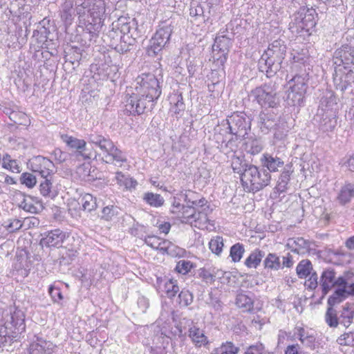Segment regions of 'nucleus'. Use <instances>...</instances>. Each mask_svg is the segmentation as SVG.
Returning a JSON list of instances; mask_svg holds the SVG:
<instances>
[{"mask_svg":"<svg viewBox=\"0 0 354 354\" xmlns=\"http://www.w3.org/2000/svg\"><path fill=\"white\" fill-rule=\"evenodd\" d=\"M286 45L281 39L274 40L261 55L258 62L259 69L266 73L267 77H272L280 70L285 58Z\"/></svg>","mask_w":354,"mask_h":354,"instance_id":"obj_1","label":"nucleus"},{"mask_svg":"<svg viewBox=\"0 0 354 354\" xmlns=\"http://www.w3.org/2000/svg\"><path fill=\"white\" fill-rule=\"evenodd\" d=\"M276 82L270 81L252 89L248 95L250 100L256 102L263 109H274L280 103Z\"/></svg>","mask_w":354,"mask_h":354,"instance_id":"obj_2","label":"nucleus"},{"mask_svg":"<svg viewBox=\"0 0 354 354\" xmlns=\"http://www.w3.org/2000/svg\"><path fill=\"white\" fill-rule=\"evenodd\" d=\"M270 180V172L250 165L242 176L241 183L245 191L254 193L267 187Z\"/></svg>","mask_w":354,"mask_h":354,"instance_id":"obj_3","label":"nucleus"},{"mask_svg":"<svg viewBox=\"0 0 354 354\" xmlns=\"http://www.w3.org/2000/svg\"><path fill=\"white\" fill-rule=\"evenodd\" d=\"M317 13L313 8L301 7L294 15V19L290 23V29L292 32L299 33L303 30L309 32L316 25Z\"/></svg>","mask_w":354,"mask_h":354,"instance_id":"obj_4","label":"nucleus"},{"mask_svg":"<svg viewBox=\"0 0 354 354\" xmlns=\"http://www.w3.org/2000/svg\"><path fill=\"white\" fill-rule=\"evenodd\" d=\"M136 91L142 96L157 101L162 91L158 79L153 74H142L136 78Z\"/></svg>","mask_w":354,"mask_h":354,"instance_id":"obj_5","label":"nucleus"},{"mask_svg":"<svg viewBox=\"0 0 354 354\" xmlns=\"http://www.w3.org/2000/svg\"><path fill=\"white\" fill-rule=\"evenodd\" d=\"M90 140L96 147L106 153V162H114L116 165L126 161L122 152L114 146L111 140L99 134H91Z\"/></svg>","mask_w":354,"mask_h":354,"instance_id":"obj_6","label":"nucleus"},{"mask_svg":"<svg viewBox=\"0 0 354 354\" xmlns=\"http://www.w3.org/2000/svg\"><path fill=\"white\" fill-rule=\"evenodd\" d=\"M80 3H77V14L83 17L88 13L93 18V21L96 24L97 21L101 22L105 13V3L103 0H80Z\"/></svg>","mask_w":354,"mask_h":354,"instance_id":"obj_7","label":"nucleus"},{"mask_svg":"<svg viewBox=\"0 0 354 354\" xmlns=\"http://www.w3.org/2000/svg\"><path fill=\"white\" fill-rule=\"evenodd\" d=\"M1 320L15 335L19 337L26 330L24 312L16 306L10 308L9 312H3Z\"/></svg>","mask_w":354,"mask_h":354,"instance_id":"obj_8","label":"nucleus"},{"mask_svg":"<svg viewBox=\"0 0 354 354\" xmlns=\"http://www.w3.org/2000/svg\"><path fill=\"white\" fill-rule=\"evenodd\" d=\"M156 103V100L142 96L136 92L127 100L125 110L132 115H140L151 111Z\"/></svg>","mask_w":354,"mask_h":354,"instance_id":"obj_9","label":"nucleus"},{"mask_svg":"<svg viewBox=\"0 0 354 354\" xmlns=\"http://www.w3.org/2000/svg\"><path fill=\"white\" fill-rule=\"evenodd\" d=\"M289 84L287 103L290 106H300L306 91L305 79L301 75H295L289 81Z\"/></svg>","mask_w":354,"mask_h":354,"instance_id":"obj_10","label":"nucleus"},{"mask_svg":"<svg viewBox=\"0 0 354 354\" xmlns=\"http://www.w3.org/2000/svg\"><path fill=\"white\" fill-rule=\"evenodd\" d=\"M173 32V27L165 24L157 30L154 36L150 40V45L147 52L149 56L156 55L169 40Z\"/></svg>","mask_w":354,"mask_h":354,"instance_id":"obj_11","label":"nucleus"},{"mask_svg":"<svg viewBox=\"0 0 354 354\" xmlns=\"http://www.w3.org/2000/svg\"><path fill=\"white\" fill-rule=\"evenodd\" d=\"M219 129H215L216 132L221 133H239L241 131L247 132L250 129V124L249 121L239 114L235 113L229 117L228 119L223 120L220 125Z\"/></svg>","mask_w":354,"mask_h":354,"instance_id":"obj_12","label":"nucleus"},{"mask_svg":"<svg viewBox=\"0 0 354 354\" xmlns=\"http://www.w3.org/2000/svg\"><path fill=\"white\" fill-rule=\"evenodd\" d=\"M346 283L347 281L344 277H336L334 269L329 268L324 270L319 279L322 295H326L332 288L344 285Z\"/></svg>","mask_w":354,"mask_h":354,"instance_id":"obj_13","label":"nucleus"},{"mask_svg":"<svg viewBox=\"0 0 354 354\" xmlns=\"http://www.w3.org/2000/svg\"><path fill=\"white\" fill-rule=\"evenodd\" d=\"M231 46L232 41L229 37L221 35L216 36L212 46L214 59L223 65L227 60V55Z\"/></svg>","mask_w":354,"mask_h":354,"instance_id":"obj_14","label":"nucleus"},{"mask_svg":"<svg viewBox=\"0 0 354 354\" xmlns=\"http://www.w3.org/2000/svg\"><path fill=\"white\" fill-rule=\"evenodd\" d=\"M30 167L33 172L39 173L41 177L50 176L55 172L54 163L41 156L33 157L30 161Z\"/></svg>","mask_w":354,"mask_h":354,"instance_id":"obj_15","label":"nucleus"},{"mask_svg":"<svg viewBox=\"0 0 354 354\" xmlns=\"http://www.w3.org/2000/svg\"><path fill=\"white\" fill-rule=\"evenodd\" d=\"M333 58L335 64H344L345 68H347L346 65L354 64V41L353 44H343L341 48L337 49Z\"/></svg>","mask_w":354,"mask_h":354,"instance_id":"obj_16","label":"nucleus"},{"mask_svg":"<svg viewBox=\"0 0 354 354\" xmlns=\"http://www.w3.org/2000/svg\"><path fill=\"white\" fill-rule=\"evenodd\" d=\"M42 238L40 240V245L46 248H59L62 247L64 241L66 237L64 232L59 229L48 231L41 234Z\"/></svg>","mask_w":354,"mask_h":354,"instance_id":"obj_17","label":"nucleus"},{"mask_svg":"<svg viewBox=\"0 0 354 354\" xmlns=\"http://www.w3.org/2000/svg\"><path fill=\"white\" fill-rule=\"evenodd\" d=\"M354 295V283L346 284L337 287V289L328 299V305L333 307L335 304L341 303L348 296Z\"/></svg>","mask_w":354,"mask_h":354,"instance_id":"obj_18","label":"nucleus"},{"mask_svg":"<svg viewBox=\"0 0 354 354\" xmlns=\"http://www.w3.org/2000/svg\"><path fill=\"white\" fill-rule=\"evenodd\" d=\"M55 347L52 342L36 337V339L30 344L28 351V354H51Z\"/></svg>","mask_w":354,"mask_h":354,"instance_id":"obj_19","label":"nucleus"},{"mask_svg":"<svg viewBox=\"0 0 354 354\" xmlns=\"http://www.w3.org/2000/svg\"><path fill=\"white\" fill-rule=\"evenodd\" d=\"M312 243L303 237H295L288 239L286 246L295 253L305 254L310 252Z\"/></svg>","mask_w":354,"mask_h":354,"instance_id":"obj_20","label":"nucleus"},{"mask_svg":"<svg viewBox=\"0 0 354 354\" xmlns=\"http://www.w3.org/2000/svg\"><path fill=\"white\" fill-rule=\"evenodd\" d=\"M180 213L182 223H192L193 221L196 222L199 220L203 216L207 219L206 215L201 212H197L196 209L190 203H187V206L183 205Z\"/></svg>","mask_w":354,"mask_h":354,"instance_id":"obj_21","label":"nucleus"},{"mask_svg":"<svg viewBox=\"0 0 354 354\" xmlns=\"http://www.w3.org/2000/svg\"><path fill=\"white\" fill-rule=\"evenodd\" d=\"M263 167H266L270 172H275L278 171L279 168L283 166L284 162L277 156H273L270 153H264L261 158Z\"/></svg>","mask_w":354,"mask_h":354,"instance_id":"obj_22","label":"nucleus"},{"mask_svg":"<svg viewBox=\"0 0 354 354\" xmlns=\"http://www.w3.org/2000/svg\"><path fill=\"white\" fill-rule=\"evenodd\" d=\"M145 243L151 248L160 250L167 253H170L171 248L174 246L171 242L164 240L161 241L158 236H148L145 239Z\"/></svg>","mask_w":354,"mask_h":354,"instance_id":"obj_23","label":"nucleus"},{"mask_svg":"<svg viewBox=\"0 0 354 354\" xmlns=\"http://www.w3.org/2000/svg\"><path fill=\"white\" fill-rule=\"evenodd\" d=\"M18 335H15L12 331L10 330L5 323L0 320V347H4L10 345L12 342H16L19 339Z\"/></svg>","mask_w":354,"mask_h":354,"instance_id":"obj_24","label":"nucleus"},{"mask_svg":"<svg viewBox=\"0 0 354 354\" xmlns=\"http://www.w3.org/2000/svg\"><path fill=\"white\" fill-rule=\"evenodd\" d=\"M61 138L69 148L78 150L81 155H84L83 151L86 149V142L84 140L78 139L68 134H62Z\"/></svg>","mask_w":354,"mask_h":354,"instance_id":"obj_25","label":"nucleus"},{"mask_svg":"<svg viewBox=\"0 0 354 354\" xmlns=\"http://www.w3.org/2000/svg\"><path fill=\"white\" fill-rule=\"evenodd\" d=\"M189 337L196 347H201L208 344L207 336L204 332L196 326L191 327L189 329Z\"/></svg>","mask_w":354,"mask_h":354,"instance_id":"obj_26","label":"nucleus"},{"mask_svg":"<svg viewBox=\"0 0 354 354\" xmlns=\"http://www.w3.org/2000/svg\"><path fill=\"white\" fill-rule=\"evenodd\" d=\"M171 104H173L170 111L174 113L176 118L181 117L185 110V104L181 93H176L171 96Z\"/></svg>","mask_w":354,"mask_h":354,"instance_id":"obj_27","label":"nucleus"},{"mask_svg":"<svg viewBox=\"0 0 354 354\" xmlns=\"http://www.w3.org/2000/svg\"><path fill=\"white\" fill-rule=\"evenodd\" d=\"M236 305L243 312H251L254 307V300L249 295L241 292L236 295Z\"/></svg>","mask_w":354,"mask_h":354,"instance_id":"obj_28","label":"nucleus"},{"mask_svg":"<svg viewBox=\"0 0 354 354\" xmlns=\"http://www.w3.org/2000/svg\"><path fill=\"white\" fill-rule=\"evenodd\" d=\"M354 197V185L348 183L344 185L337 196V201L341 205L349 203Z\"/></svg>","mask_w":354,"mask_h":354,"instance_id":"obj_29","label":"nucleus"},{"mask_svg":"<svg viewBox=\"0 0 354 354\" xmlns=\"http://www.w3.org/2000/svg\"><path fill=\"white\" fill-rule=\"evenodd\" d=\"M354 317V307L350 304H346L339 315V323L348 328L353 322Z\"/></svg>","mask_w":354,"mask_h":354,"instance_id":"obj_30","label":"nucleus"},{"mask_svg":"<svg viewBox=\"0 0 354 354\" xmlns=\"http://www.w3.org/2000/svg\"><path fill=\"white\" fill-rule=\"evenodd\" d=\"M250 165L246 162L243 157H240L234 155L231 159V167L235 173L240 175V178H242L244 173L246 171Z\"/></svg>","mask_w":354,"mask_h":354,"instance_id":"obj_31","label":"nucleus"},{"mask_svg":"<svg viewBox=\"0 0 354 354\" xmlns=\"http://www.w3.org/2000/svg\"><path fill=\"white\" fill-rule=\"evenodd\" d=\"M264 255V252L259 249H256L247 257L245 261V265L248 268H257V266L260 265Z\"/></svg>","mask_w":354,"mask_h":354,"instance_id":"obj_32","label":"nucleus"},{"mask_svg":"<svg viewBox=\"0 0 354 354\" xmlns=\"http://www.w3.org/2000/svg\"><path fill=\"white\" fill-rule=\"evenodd\" d=\"M74 0H65L61 6L60 16L66 23H70L73 19Z\"/></svg>","mask_w":354,"mask_h":354,"instance_id":"obj_33","label":"nucleus"},{"mask_svg":"<svg viewBox=\"0 0 354 354\" xmlns=\"http://www.w3.org/2000/svg\"><path fill=\"white\" fill-rule=\"evenodd\" d=\"M143 201L149 205L153 207H160L164 205V198L159 194L145 192L142 196Z\"/></svg>","mask_w":354,"mask_h":354,"instance_id":"obj_34","label":"nucleus"},{"mask_svg":"<svg viewBox=\"0 0 354 354\" xmlns=\"http://www.w3.org/2000/svg\"><path fill=\"white\" fill-rule=\"evenodd\" d=\"M264 268L271 270L283 269L279 257L274 253H269L263 261Z\"/></svg>","mask_w":354,"mask_h":354,"instance_id":"obj_35","label":"nucleus"},{"mask_svg":"<svg viewBox=\"0 0 354 354\" xmlns=\"http://www.w3.org/2000/svg\"><path fill=\"white\" fill-rule=\"evenodd\" d=\"M42 178L43 179L40 182L39 185V191L41 194L46 197H55V194L52 191L53 183L51 180V176Z\"/></svg>","mask_w":354,"mask_h":354,"instance_id":"obj_36","label":"nucleus"},{"mask_svg":"<svg viewBox=\"0 0 354 354\" xmlns=\"http://www.w3.org/2000/svg\"><path fill=\"white\" fill-rule=\"evenodd\" d=\"M313 266L310 260L301 261L296 268L297 274L300 279H305L311 274Z\"/></svg>","mask_w":354,"mask_h":354,"instance_id":"obj_37","label":"nucleus"},{"mask_svg":"<svg viewBox=\"0 0 354 354\" xmlns=\"http://www.w3.org/2000/svg\"><path fill=\"white\" fill-rule=\"evenodd\" d=\"M115 179L118 185L124 186L126 189L135 188L138 184L135 179L125 176L121 171L115 173Z\"/></svg>","mask_w":354,"mask_h":354,"instance_id":"obj_38","label":"nucleus"},{"mask_svg":"<svg viewBox=\"0 0 354 354\" xmlns=\"http://www.w3.org/2000/svg\"><path fill=\"white\" fill-rule=\"evenodd\" d=\"M325 322L330 328H336L339 323L337 310L331 306H328L325 313Z\"/></svg>","mask_w":354,"mask_h":354,"instance_id":"obj_39","label":"nucleus"},{"mask_svg":"<svg viewBox=\"0 0 354 354\" xmlns=\"http://www.w3.org/2000/svg\"><path fill=\"white\" fill-rule=\"evenodd\" d=\"M353 77V73L352 70L350 69L344 77H341L339 80L335 78L334 81L336 88L344 93L347 88L351 86V79Z\"/></svg>","mask_w":354,"mask_h":354,"instance_id":"obj_40","label":"nucleus"},{"mask_svg":"<svg viewBox=\"0 0 354 354\" xmlns=\"http://www.w3.org/2000/svg\"><path fill=\"white\" fill-rule=\"evenodd\" d=\"M290 174L291 171L289 170H285L281 174L275 187L278 192L283 193L287 190Z\"/></svg>","mask_w":354,"mask_h":354,"instance_id":"obj_41","label":"nucleus"},{"mask_svg":"<svg viewBox=\"0 0 354 354\" xmlns=\"http://www.w3.org/2000/svg\"><path fill=\"white\" fill-rule=\"evenodd\" d=\"M81 202L84 209L88 212L95 210L97 207V198L90 194H84L81 198Z\"/></svg>","mask_w":354,"mask_h":354,"instance_id":"obj_42","label":"nucleus"},{"mask_svg":"<svg viewBox=\"0 0 354 354\" xmlns=\"http://www.w3.org/2000/svg\"><path fill=\"white\" fill-rule=\"evenodd\" d=\"M166 296L173 298L179 292V287L176 280L173 279L167 280L164 284V290Z\"/></svg>","mask_w":354,"mask_h":354,"instance_id":"obj_43","label":"nucleus"},{"mask_svg":"<svg viewBox=\"0 0 354 354\" xmlns=\"http://www.w3.org/2000/svg\"><path fill=\"white\" fill-rule=\"evenodd\" d=\"M245 252L243 244L237 243L233 245L230 248V256L232 261L234 263L240 261Z\"/></svg>","mask_w":354,"mask_h":354,"instance_id":"obj_44","label":"nucleus"},{"mask_svg":"<svg viewBox=\"0 0 354 354\" xmlns=\"http://www.w3.org/2000/svg\"><path fill=\"white\" fill-rule=\"evenodd\" d=\"M118 207L114 205H107L102 210L101 218L110 221L118 214Z\"/></svg>","mask_w":354,"mask_h":354,"instance_id":"obj_45","label":"nucleus"},{"mask_svg":"<svg viewBox=\"0 0 354 354\" xmlns=\"http://www.w3.org/2000/svg\"><path fill=\"white\" fill-rule=\"evenodd\" d=\"M223 245V237L220 236L212 239L209 243V249L216 255H219L221 253Z\"/></svg>","mask_w":354,"mask_h":354,"instance_id":"obj_46","label":"nucleus"},{"mask_svg":"<svg viewBox=\"0 0 354 354\" xmlns=\"http://www.w3.org/2000/svg\"><path fill=\"white\" fill-rule=\"evenodd\" d=\"M3 167L11 170L12 172L19 173V167L17 160L11 159L9 154H6L2 158Z\"/></svg>","mask_w":354,"mask_h":354,"instance_id":"obj_47","label":"nucleus"},{"mask_svg":"<svg viewBox=\"0 0 354 354\" xmlns=\"http://www.w3.org/2000/svg\"><path fill=\"white\" fill-rule=\"evenodd\" d=\"M239 348L235 346L232 342L223 344L219 348L215 350V354H237Z\"/></svg>","mask_w":354,"mask_h":354,"instance_id":"obj_48","label":"nucleus"},{"mask_svg":"<svg viewBox=\"0 0 354 354\" xmlns=\"http://www.w3.org/2000/svg\"><path fill=\"white\" fill-rule=\"evenodd\" d=\"M19 207L30 213H36L37 212V207L34 204V199L30 196H24Z\"/></svg>","mask_w":354,"mask_h":354,"instance_id":"obj_49","label":"nucleus"},{"mask_svg":"<svg viewBox=\"0 0 354 354\" xmlns=\"http://www.w3.org/2000/svg\"><path fill=\"white\" fill-rule=\"evenodd\" d=\"M263 149L262 144L258 140H249L245 143V149L252 155L257 154L261 152Z\"/></svg>","mask_w":354,"mask_h":354,"instance_id":"obj_50","label":"nucleus"},{"mask_svg":"<svg viewBox=\"0 0 354 354\" xmlns=\"http://www.w3.org/2000/svg\"><path fill=\"white\" fill-rule=\"evenodd\" d=\"M194 268L193 263L188 260H180L177 262L175 270L180 274H186Z\"/></svg>","mask_w":354,"mask_h":354,"instance_id":"obj_51","label":"nucleus"},{"mask_svg":"<svg viewBox=\"0 0 354 354\" xmlns=\"http://www.w3.org/2000/svg\"><path fill=\"white\" fill-rule=\"evenodd\" d=\"M10 233L15 232L21 228L23 224L21 221L17 218H11L4 221L2 225Z\"/></svg>","mask_w":354,"mask_h":354,"instance_id":"obj_52","label":"nucleus"},{"mask_svg":"<svg viewBox=\"0 0 354 354\" xmlns=\"http://www.w3.org/2000/svg\"><path fill=\"white\" fill-rule=\"evenodd\" d=\"M193 295L187 290H183L178 295L179 304L182 306H187L193 301Z\"/></svg>","mask_w":354,"mask_h":354,"instance_id":"obj_53","label":"nucleus"},{"mask_svg":"<svg viewBox=\"0 0 354 354\" xmlns=\"http://www.w3.org/2000/svg\"><path fill=\"white\" fill-rule=\"evenodd\" d=\"M337 342L342 346H354V331L344 333L338 337Z\"/></svg>","mask_w":354,"mask_h":354,"instance_id":"obj_54","label":"nucleus"},{"mask_svg":"<svg viewBox=\"0 0 354 354\" xmlns=\"http://www.w3.org/2000/svg\"><path fill=\"white\" fill-rule=\"evenodd\" d=\"M20 182L28 188H32L37 183L36 177L30 173H23L20 177Z\"/></svg>","mask_w":354,"mask_h":354,"instance_id":"obj_55","label":"nucleus"},{"mask_svg":"<svg viewBox=\"0 0 354 354\" xmlns=\"http://www.w3.org/2000/svg\"><path fill=\"white\" fill-rule=\"evenodd\" d=\"M185 195V201L187 202V203H190L194 207L195 206H199L203 207L205 205L206 201L205 198H201L200 200H194V196L195 195V193L191 191L186 192Z\"/></svg>","mask_w":354,"mask_h":354,"instance_id":"obj_56","label":"nucleus"},{"mask_svg":"<svg viewBox=\"0 0 354 354\" xmlns=\"http://www.w3.org/2000/svg\"><path fill=\"white\" fill-rule=\"evenodd\" d=\"M244 354H273L265 351L264 346L261 344L252 345L245 351Z\"/></svg>","mask_w":354,"mask_h":354,"instance_id":"obj_57","label":"nucleus"},{"mask_svg":"<svg viewBox=\"0 0 354 354\" xmlns=\"http://www.w3.org/2000/svg\"><path fill=\"white\" fill-rule=\"evenodd\" d=\"M10 120L18 124H24V122L27 120L26 115L17 109L15 111L12 115H10Z\"/></svg>","mask_w":354,"mask_h":354,"instance_id":"obj_58","label":"nucleus"},{"mask_svg":"<svg viewBox=\"0 0 354 354\" xmlns=\"http://www.w3.org/2000/svg\"><path fill=\"white\" fill-rule=\"evenodd\" d=\"M198 275L207 283L214 281V276L204 268L199 270Z\"/></svg>","mask_w":354,"mask_h":354,"instance_id":"obj_59","label":"nucleus"},{"mask_svg":"<svg viewBox=\"0 0 354 354\" xmlns=\"http://www.w3.org/2000/svg\"><path fill=\"white\" fill-rule=\"evenodd\" d=\"M308 288L312 290H314L317 287L319 282H318V277L315 272H311L310 278L308 280Z\"/></svg>","mask_w":354,"mask_h":354,"instance_id":"obj_60","label":"nucleus"},{"mask_svg":"<svg viewBox=\"0 0 354 354\" xmlns=\"http://www.w3.org/2000/svg\"><path fill=\"white\" fill-rule=\"evenodd\" d=\"M293 263L294 261L291 254L288 253L287 256L283 257V263H281V266H283V268L284 267L291 268L293 266Z\"/></svg>","mask_w":354,"mask_h":354,"instance_id":"obj_61","label":"nucleus"},{"mask_svg":"<svg viewBox=\"0 0 354 354\" xmlns=\"http://www.w3.org/2000/svg\"><path fill=\"white\" fill-rule=\"evenodd\" d=\"M48 291H49L50 295H51V297L54 299V300L55 301H57V299H56V296L58 297L59 300H61L63 299L62 292H60L59 289L50 287Z\"/></svg>","mask_w":354,"mask_h":354,"instance_id":"obj_62","label":"nucleus"},{"mask_svg":"<svg viewBox=\"0 0 354 354\" xmlns=\"http://www.w3.org/2000/svg\"><path fill=\"white\" fill-rule=\"evenodd\" d=\"M295 334L299 337V339L300 340V342L304 341L305 337L309 335L305 330V329L302 327H296L295 328Z\"/></svg>","mask_w":354,"mask_h":354,"instance_id":"obj_63","label":"nucleus"},{"mask_svg":"<svg viewBox=\"0 0 354 354\" xmlns=\"http://www.w3.org/2000/svg\"><path fill=\"white\" fill-rule=\"evenodd\" d=\"M344 165L348 167L350 171H354V153L350 156Z\"/></svg>","mask_w":354,"mask_h":354,"instance_id":"obj_64","label":"nucleus"}]
</instances>
